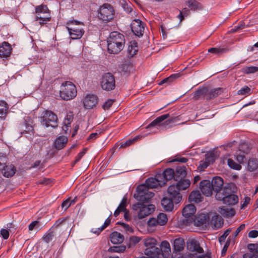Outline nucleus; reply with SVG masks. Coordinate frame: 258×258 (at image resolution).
Listing matches in <instances>:
<instances>
[{"mask_svg":"<svg viewBox=\"0 0 258 258\" xmlns=\"http://www.w3.org/2000/svg\"><path fill=\"white\" fill-rule=\"evenodd\" d=\"M161 176L159 174L155 177L148 178L145 184L139 185L137 188V193L135 194V198L139 201H146L152 199L154 194L149 191V188H155L164 186V181L162 180Z\"/></svg>","mask_w":258,"mask_h":258,"instance_id":"nucleus-1","label":"nucleus"},{"mask_svg":"<svg viewBox=\"0 0 258 258\" xmlns=\"http://www.w3.org/2000/svg\"><path fill=\"white\" fill-rule=\"evenodd\" d=\"M125 38L123 34L114 31L107 38V51L109 53L117 54L123 48Z\"/></svg>","mask_w":258,"mask_h":258,"instance_id":"nucleus-2","label":"nucleus"},{"mask_svg":"<svg viewBox=\"0 0 258 258\" xmlns=\"http://www.w3.org/2000/svg\"><path fill=\"white\" fill-rule=\"evenodd\" d=\"M77 95L76 85L71 81H65L60 86L59 97L64 101H69L74 99Z\"/></svg>","mask_w":258,"mask_h":258,"instance_id":"nucleus-3","label":"nucleus"},{"mask_svg":"<svg viewBox=\"0 0 258 258\" xmlns=\"http://www.w3.org/2000/svg\"><path fill=\"white\" fill-rule=\"evenodd\" d=\"M143 242L146 247L144 253L148 257L141 258H159L160 254L158 253V248L156 247L157 241L156 238L148 237L144 239Z\"/></svg>","mask_w":258,"mask_h":258,"instance_id":"nucleus-4","label":"nucleus"},{"mask_svg":"<svg viewBox=\"0 0 258 258\" xmlns=\"http://www.w3.org/2000/svg\"><path fill=\"white\" fill-rule=\"evenodd\" d=\"M84 24L82 22L76 20L68 22L67 23V28L71 38L73 39H80L84 34Z\"/></svg>","mask_w":258,"mask_h":258,"instance_id":"nucleus-5","label":"nucleus"},{"mask_svg":"<svg viewBox=\"0 0 258 258\" xmlns=\"http://www.w3.org/2000/svg\"><path fill=\"white\" fill-rule=\"evenodd\" d=\"M149 200L141 201L142 203H138L134 205V210L137 212L139 219L144 218L152 214L155 210V206L149 204Z\"/></svg>","mask_w":258,"mask_h":258,"instance_id":"nucleus-6","label":"nucleus"},{"mask_svg":"<svg viewBox=\"0 0 258 258\" xmlns=\"http://www.w3.org/2000/svg\"><path fill=\"white\" fill-rule=\"evenodd\" d=\"M218 201H222L223 203L227 205H235L239 201L238 197L233 194L231 189L228 187H224L223 193H218L216 199Z\"/></svg>","mask_w":258,"mask_h":258,"instance_id":"nucleus-7","label":"nucleus"},{"mask_svg":"<svg viewBox=\"0 0 258 258\" xmlns=\"http://www.w3.org/2000/svg\"><path fill=\"white\" fill-rule=\"evenodd\" d=\"M57 116L51 110H46L43 111L40 117L42 125L49 127H55L57 124Z\"/></svg>","mask_w":258,"mask_h":258,"instance_id":"nucleus-8","label":"nucleus"},{"mask_svg":"<svg viewBox=\"0 0 258 258\" xmlns=\"http://www.w3.org/2000/svg\"><path fill=\"white\" fill-rule=\"evenodd\" d=\"M114 9L110 5L104 4L99 8L98 17L103 21H111L114 18Z\"/></svg>","mask_w":258,"mask_h":258,"instance_id":"nucleus-9","label":"nucleus"},{"mask_svg":"<svg viewBox=\"0 0 258 258\" xmlns=\"http://www.w3.org/2000/svg\"><path fill=\"white\" fill-rule=\"evenodd\" d=\"M100 85L104 90L109 91L113 90L115 87L114 76L109 73L104 74L100 81Z\"/></svg>","mask_w":258,"mask_h":258,"instance_id":"nucleus-10","label":"nucleus"},{"mask_svg":"<svg viewBox=\"0 0 258 258\" xmlns=\"http://www.w3.org/2000/svg\"><path fill=\"white\" fill-rule=\"evenodd\" d=\"M168 221V217L166 214L160 213L157 218H150L147 222L148 226L153 228L158 226H164Z\"/></svg>","mask_w":258,"mask_h":258,"instance_id":"nucleus-11","label":"nucleus"},{"mask_svg":"<svg viewBox=\"0 0 258 258\" xmlns=\"http://www.w3.org/2000/svg\"><path fill=\"white\" fill-rule=\"evenodd\" d=\"M169 114L161 115L153 121L149 125V126H154L157 125L164 126L169 125L171 123H173L176 121V118L174 117L166 120L169 117Z\"/></svg>","mask_w":258,"mask_h":258,"instance_id":"nucleus-12","label":"nucleus"},{"mask_svg":"<svg viewBox=\"0 0 258 258\" xmlns=\"http://www.w3.org/2000/svg\"><path fill=\"white\" fill-rule=\"evenodd\" d=\"M196 208L192 204L185 206L182 210V215L188 221V223H192L195 218Z\"/></svg>","mask_w":258,"mask_h":258,"instance_id":"nucleus-13","label":"nucleus"},{"mask_svg":"<svg viewBox=\"0 0 258 258\" xmlns=\"http://www.w3.org/2000/svg\"><path fill=\"white\" fill-rule=\"evenodd\" d=\"M213 191L215 193V198L216 199L217 195L218 193L222 194L224 181L222 178L219 176H215L213 178L211 182Z\"/></svg>","mask_w":258,"mask_h":258,"instance_id":"nucleus-14","label":"nucleus"},{"mask_svg":"<svg viewBox=\"0 0 258 258\" xmlns=\"http://www.w3.org/2000/svg\"><path fill=\"white\" fill-rule=\"evenodd\" d=\"M179 190L177 184L171 185L168 188V194L171 196V198L173 199L175 204L180 203L182 200V196L179 192Z\"/></svg>","mask_w":258,"mask_h":258,"instance_id":"nucleus-15","label":"nucleus"},{"mask_svg":"<svg viewBox=\"0 0 258 258\" xmlns=\"http://www.w3.org/2000/svg\"><path fill=\"white\" fill-rule=\"evenodd\" d=\"M133 32L138 36H142L144 31V24L139 19L133 20L131 23Z\"/></svg>","mask_w":258,"mask_h":258,"instance_id":"nucleus-16","label":"nucleus"},{"mask_svg":"<svg viewBox=\"0 0 258 258\" xmlns=\"http://www.w3.org/2000/svg\"><path fill=\"white\" fill-rule=\"evenodd\" d=\"M12 47L8 42L4 41L0 44V57L3 59L8 58L12 53Z\"/></svg>","mask_w":258,"mask_h":258,"instance_id":"nucleus-17","label":"nucleus"},{"mask_svg":"<svg viewBox=\"0 0 258 258\" xmlns=\"http://www.w3.org/2000/svg\"><path fill=\"white\" fill-rule=\"evenodd\" d=\"M202 192L206 197H210L213 194V188L211 182L209 180H203L200 184Z\"/></svg>","mask_w":258,"mask_h":258,"instance_id":"nucleus-18","label":"nucleus"},{"mask_svg":"<svg viewBox=\"0 0 258 258\" xmlns=\"http://www.w3.org/2000/svg\"><path fill=\"white\" fill-rule=\"evenodd\" d=\"M188 249L192 252L197 253H202L204 252L203 248L201 246L198 241L195 239H189L187 242Z\"/></svg>","mask_w":258,"mask_h":258,"instance_id":"nucleus-19","label":"nucleus"},{"mask_svg":"<svg viewBox=\"0 0 258 258\" xmlns=\"http://www.w3.org/2000/svg\"><path fill=\"white\" fill-rule=\"evenodd\" d=\"M212 214V213H201L197 217L195 216L192 222H194L195 225L198 226H200L207 223H209Z\"/></svg>","mask_w":258,"mask_h":258,"instance_id":"nucleus-20","label":"nucleus"},{"mask_svg":"<svg viewBox=\"0 0 258 258\" xmlns=\"http://www.w3.org/2000/svg\"><path fill=\"white\" fill-rule=\"evenodd\" d=\"M160 253L158 252L160 255H161L164 258H169L171 256V250L170 244L167 240L162 241L160 245Z\"/></svg>","mask_w":258,"mask_h":258,"instance_id":"nucleus-21","label":"nucleus"},{"mask_svg":"<svg viewBox=\"0 0 258 258\" xmlns=\"http://www.w3.org/2000/svg\"><path fill=\"white\" fill-rule=\"evenodd\" d=\"M84 106L86 109H91L97 104V97L93 95H88L83 99Z\"/></svg>","mask_w":258,"mask_h":258,"instance_id":"nucleus-22","label":"nucleus"},{"mask_svg":"<svg viewBox=\"0 0 258 258\" xmlns=\"http://www.w3.org/2000/svg\"><path fill=\"white\" fill-rule=\"evenodd\" d=\"M211 218V219L209 220V223L211 225L213 228L218 229L222 226L223 220L218 215L212 213Z\"/></svg>","mask_w":258,"mask_h":258,"instance_id":"nucleus-23","label":"nucleus"},{"mask_svg":"<svg viewBox=\"0 0 258 258\" xmlns=\"http://www.w3.org/2000/svg\"><path fill=\"white\" fill-rule=\"evenodd\" d=\"M173 252L178 253L182 251L185 247V242L182 238H175L173 242Z\"/></svg>","mask_w":258,"mask_h":258,"instance_id":"nucleus-24","label":"nucleus"},{"mask_svg":"<svg viewBox=\"0 0 258 258\" xmlns=\"http://www.w3.org/2000/svg\"><path fill=\"white\" fill-rule=\"evenodd\" d=\"M159 175L161 176L162 180L164 181V185L168 180H170L173 178L175 177V172L173 169L171 168L165 169L162 174H159Z\"/></svg>","mask_w":258,"mask_h":258,"instance_id":"nucleus-25","label":"nucleus"},{"mask_svg":"<svg viewBox=\"0 0 258 258\" xmlns=\"http://www.w3.org/2000/svg\"><path fill=\"white\" fill-rule=\"evenodd\" d=\"M174 201L173 199L164 198L161 201L163 208L167 212H171L174 209Z\"/></svg>","mask_w":258,"mask_h":258,"instance_id":"nucleus-26","label":"nucleus"},{"mask_svg":"<svg viewBox=\"0 0 258 258\" xmlns=\"http://www.w3.org/2000/svg\"><path fill=\"white\" fill-rule=\"evenodd\" d=\"M68 141L67 137L64 136H59L54 141V147L57 150H61L65 147Z\"/></svg>","mask_w":258,"mask_h":258,"instance_id":"nucleus-27","label":"nucleus"},{"mask_svg":"<svg viewBox=\"0 0 258 258\" xmlns=\"http://www.w3.org/2000/svg\"><path fill=\"white\" fill-rule=\"evenodd\" d=\"M218 212L221 215L226 218L232 217L235 214V210L232 208L222 207L219 208Z\"/></svg>","mask_w":258,"mask_h":258,"instance_id":"nucleus-28","label":"nucleus"},{"mask_svg":"<svg viewBox=\"0 0 258 258\" xmlns=\"http://www.w3.org/2000/svg\"><path fill=\"white\" fill-rule=\"evenodd\" d=\"M16 169L15 167L12 165L5 166L2 169V173L6 177H11L13 176L16 173Z\"/></svg>","mask_w":258,"mask_h":258,"instance_id":"nucleus-29","label":"nucleus"},{"mask_svg":"<svg viewBox=\"0 0 258 258\" xmlns=\"http://www.w3.org/2000/svg\"><path fill=\"white\" fill-rule=\"evenodd\" d=\"M214 156L212 155L207 156L205 161H201L200 165L198 167L199 171H203L212 163L214 161Z\"/></svg>","mask_w":258,"mask_h":258,"instance_id":"nucleus-30","label":"nucleus"},{"mask_svg":"<svg viewBox=\"0 0 258 258\" xmlns=\"http://www.w3.org/2000/svg\"><path fill=\"white\" fill-rule=\"evenodd\" d=\"M47 13H50V11L46 5H41L36 7L35 16L36 19H42L40 17L41 14H47Z\"/></svg>","mask_w":258,"mask_h":258,"instance_id":"nucleus-31","label":"nucleus"},{"mask_svg":"<svg viewBox=\"0 0 258 258\" xmlns=\"http://www.w3.org/2000/svg\"><path fill=\"white\" fill-rule=\"evenodd\" d=\"M110 239L113 244H119L123 242L124 237L120 233L114 232L110 234Z\"/></svg>","mask_w":258,"mask_h":258,"instance_id":"nucleus-32","label":"nucleus"},{"mask_svg":"<svg viewBox=\"0 0 258 258\" xmlns=\"http://www.w3.org/2000/svg\"><path fill=\"white\" fill-rule=\"evenodd\" d=\"M188 201L190 202L199 203L202 201V197L200 191H192L188 197Z\"/></svg>","mask_w":258,"mask_h":258,"instance_id":"nucleus-33","label":"nucleus"},{"mask_svg":"<svg viewBox=\"0 0 258 258\" xmlns=\"http://www.w3.org/2000/svg\"><path fill=\"white\" fill-rule=\"evenodd\" d=\"M127 206V199L126 198H123L122 201H121L119 205L116 209V210L115 211L114 213V217H116L119 215V214L121 212H124V211H126V207Z\"/></svg>","mask_w":258,"mask_h":258,"instance_id":"nucleus-34","label":"nucleus"},{"mask_svg":"<svg viewBox=\"0 0 258 258\" xmlns=\"http://www.w3.org/2000/svg\"><path fill=\"white\" fill-rule=\"evenodd\" d=\"M127 51L129 55L133 57L138 51V43L135 41H131L128 46Z\"/></svg>","mask_w":258,"mask_h":258,"instance_id":"nucleus-35","label":"nucleus"},{"mask_svg":"<svg viewBox=\"0 0 258 258\" xmlns=\"http://www.w3.org/2000/svg\"><path fill=\"white\" fill-rule=\"evenodd\" d=\"M142 136L141 135H138L133 139H130L124 142H122L120 144V148H124L127 147H128L133 144H134L135 143H136L138 140L142 139Z\"/></svg>","mask_w":258,"mask_h":258,"instance_id":"nucleus-36","label":"nucleus"},{"mask_svg":"<svg viewBox=\"0 0 258 258\" xmlns=\"http://www.w3.org/2000/svg\"><path fill=\"white\" fill-rule=\"evenodd\" d=\"M9 108L8 104L3 100H0V117H4Z\"/></svg>","mask_w":258,"mask_h":258,"instance_id":"nucleus-37","label":"nucleus"},{"mask_svg":"<svg viewBox=\"0 0 258 258\" xmlns=\"http://www.w3.org/2000/svg\"><path fill=\"white\" fill-rule=\"evenodd\" d=\"M40 17L42 19H36V21H39V23L40 25H44L47 24L48 22L50 21L51 17L50 13H47V14H41Z\"/></svg>","mask_w":258,"mask_h":258,"instance_id":"nucleus-38","label":"nucleus"},{"mask_svg":"<svg viewBox=\"0 0 258 258\" xmlns=\"http://www.w3.org/2000/svg\"><path fill=\"white\" fill-rule=\"evenodd\" d=\"M190 184V181L188 179H182L180 180L177 183V185L180 190H185L187 189Z\"/></svg>","mask_w":258,"mask_h":258,"instance_id":"nucleus-39","label":"nucleus"},{"mask_svg":"<svg viewBox=\"0 0 258 258\" xmlns=\"http://www.w3.org/2000/svg\"><path fill=\"white\" fill-rule=\"evenodd\" d=\"M258 167V162L256 160L250 159L248 163V169L250 171L255 170Z\"/></svg>","mask_w":258,"mask_h":258,"instance_id":"nucleus-40","label":"nucleus"},{"mask_svg":"<svg viewBox=\"0 0 258 258\" xmlns=\"http://www.w3.org/2000/svg\"><path fill=\"white\" fill-rule=\"evenodd\" d=\"M142 240V238L137 236H131L129 239L128 244V247H131L135 246Z\"/></svg>","mask_w":258,"mask_h":258,"instance_id":"nucleus-41","label":"nucleus"},{"mask_svg":"<svg viewBox=\"0 0 258 258\" xmlns=\"http://www.w3.org/2000/svg\"><path fill=\"white\" fill-rule=\"evenodd\" d=\"M222 92L221 88L215 89L210 91L207 94V98L209 99H211L216 97L218 94H220Z\"/></svg>","mask_w":258,"mask_h":258,"instance_id":"nucleus-42","label":"nucleus"},{"mask_svg":"<svg viewBox=\"0 0 258 258\" xmlns=\"http://www.w3.org/2000/svg\"><path fill=\"white\" fill-rule=\"evenodd\" d=\"M175 177H184L186 175V167L185 166L178 167L176 169Z\"/></svg>","mask_w":258,"mask_h":258,"instance_id":"nucleus-43","label":"nucleus"},{"mask_svg":"<svg viewBox=\"0 0 258 258\" xmlns=\"http://www.w3.org/2000/svg\"><path fill=\"white\" fill-rule=\"evenodd\" d=\"M258 71V67L250 66L245 67L242 69V72L245 74H251L254 73Z\"/></svg>","mask_w":258,"mask_h":258,"instance_id":"nucleus-44","label":"nucleus"},{"mask_svg":"<svg viewBox=\"0 0 258 258\" xmlns=\"http://www.w3.org/2000/svg\"><path fill=\"white\" fill-rule=\"evenodd\" d=\"M227 163L228 166L232 169L239 170L241 168V166L239 164L236 163L231 159H227Z\"/></svg>","mask_w":258,"mask_h":258,"instance_id":"nucleus-45","label":"nucleus"},{"mask_svg":"<svg viewBox=\"0 0 258 258\" xmlns=\"http://www.w3.org/2000/svg\"><path fill=\"white\" fill-rule=\"evenodd\" d=\"M77 197L74 200L71 201L70 199H68L64 201L62 204L61 207L65 209H67L71 205L74 204L76 201Z\"/></svg>","mask_w":258,"mask_h":258,"instance_id":"nucleus-46","label":"nucleus"},{"mask_svg":"<svg viewBox=\"0 0 258 258\" xmlns=\"http://www.w3.org/2000/svg\"><path fill=\"white\" fill-rule=\"evenodd\" d=\"M188 6L191 10H196L201 8L199 3L195 1H189L188 2Z\"/></svg>","mask_w":258,"mask_h":258,"instance_id":"nucleus-47","label":"nucleus"},{"mask_svg":"<svg viewBox=\"0 0 258 258\" xmlns=\"http://www.w3.org/2000/svg\"><path fill=\"white\" fill-rule=\"evenodd\" d=\"M227 50L224 48H211L208 49V52L215 54H221L225 52Z\"/></svg>","mask_w":258,"mask_h":258,"instance_id":"nucleus-48","label":"nucleus"},{"mask_svg":"<svg viewBox=\"0 0 258 258\" xmlns=\"http://www.w3.org/2000/svg\"><path fill=\"white\" fill-rule=\"evenodd\" d=\"M53 237V232L48 231L43 236V240L46 243H49Z\"/></svg>","mask_w":258,"mask_h":258,"instance_id":"nucleus-49","label":"nucleus"},{"mask_svg":"<svg viewBox=\"0 0 258 258\" xmlns=\"http://www.w3.org/2000/svg\"><path fill=\"white\" fill-rule=\"evenodd\" d=\"M248 250L254 254L258 253V244H249L247 246Z\"/></svg>","mask_w":258,"mask_h":258,"instance_id":"nucleus-50","label":"nucleus"},{"mask_svg":"<svg viewBox=\"0 0 258 258\" xmlns=\"http://www.w3.org/2000/svg\"><path fill=\"white\" fill-rule=\"evenodd\" d=\"M251 199L249 197H245L241 202V209H244L250 203Z\"/></svg>","mask_w":258,"mask_h":258,"instance_id":"nucleus-51","label":"nucleus"},{"mask_svg":"<svg viewBox=\"0 0 258 258\" xmlns=\"http://www.w3.org/2000/svg\"><path fill=\"white\" fill-rule=\"evenodd\" d=\"M114 102V100L109 99L103 104L102 107L104 110H108L112 106V104Z\"/></svg>","mask_w":258,"mask_h":258,"instance_id":"nucleus-52","label":"nucleus"},{"mask_svg":"<svg viewBox=\"0 0 258 258\" xmlns=\"http://www.w3.org/2000/svg\"><path fill=\"white\" fill-rule=\"evenodd\" d=\"M250 89L247 86H244L241 89L238 91L237 94L238 95H243L249 93Z\"/></svg>","mask_w":258,"mask_h":258,"instance_id":"nucleus-53","label":"nucleus"},{"mask_svg":"<svg viewBox=\"0 0 258 258\" xmlns=\"http://www.w3.org/2000/svg\"><path fill=\"white\" fill-rule=\"evenodd\" d=\"M231 232V229H227L224 232V233L222 235H221L219 238V240L220 241V242H222L223 241H224L225 239V238H226V237L229 235V234L230 233V232Z\"/></svg>","mask_w":258,"mask_h":258,"instance_id":"nucleus-54","label":"nucleus"},{"mask_svg":"<svg viewBox=\"0 0 258 258\" xmlns=\"http://www.w3.org/2000/svg\"><path fill=\"white\" fill-rule=\"evenodd\" d=\"M1 234L4 239H8L10 235L8 230L5 229H2L1 230Z\"/></svg>","mask_w":258,"mask_h":258,"instance_id":"nucleus-55","label":"nucleus"},{"mask_svg":"<svg viewBox=\"0 0 258 258\" xmlns=\"http://www.w3.org/2000/svg\"><path fill=\"white\" fill-rule=\"evenodd\" d=\"M71 122L67 120V119H64L63 121V125L62 126V129L66 132L68 130L69 127L71 125Z\"/></svg>","mask_w":258,"mask_h":258,"instance_id":"nucleus-56","label":"nucleus"},{"mask_svg":"<svg viewBox=\"0 0 258 258\" xmlns=\"http://www.w3.org/2000/svg\"><path fill=\"white\" fill-rule=\"evenodd\" d=\"M87 151L86 149H84L83 150L80 152L77 156L76 158V162H78L82 157L86 154Z\"/></svg>","mask_w":258,"mask_h":258,"instance_id":"nucleus-57","label":"nucleus"},{"mask_svg":"<svg viewBox=\"0 0 258 258\" xmlns=\"http://www.w3.org/2000/svg\"><path fill=\"white\" fill-rule=\"evenodd\" d=\"M248 237L251 238H254L258 237V231L257 230H251L248 233Z\"/></svg>","mask_w":258,"mask_h":258,"instance_id":"nucleus-58","label":"nucleus"},{"mask_svg":"<svg viewBox=\"0 0 258 258\" xmlns=\"http://www.w3.org/2000/svg\"><path fill=\"white\" fill-rule=\"evenodd\" d=\"M110 223V220L109 219H107L103 225L100 227V230L99 231H102L105 228H106Z\"/></svg>","mask_w":258,"mask_h":258,"instance_id":"nucleus-59","label":"nucleus"},{"mask_svg":"<svg viewBox=\"0 0 258 258\" xmlns=\"http://www.w3.org/2000/svg\"><path fill=\"white\" fill-rule=\"evenodd\" d=\"M38 223L39 222L37 221H34L31 222L28 226L29 230L32 231L34 229L35 226L38 224Z\"/></svg>","mask_w":258,"mask_h":258,"instance_id":"nucleus-60","label":"nucleus"},{"mask_svg":"<svg viewBox=\"0 0 258 258\" xmlns=\"http://www.w3.org/2000/svg\"><path fill=\"white\" fill-rule=\"evenodd\" d=\"M245 225L244 224H241L236 229V230L235 232V236H236L241 230H242L243 229H244L245 228Z\"/></svg>","mask_w":258,"mask_h":258,"instance_id":"nucleus-61","label":"nucleus"},{"mask_svg":"<svg viewBox=\"0 0 258 258\" xmlns=\"http://www.w3.org/2000/svg\"><path fill=\"white\" fill-rule=\"evenodd\" d=\"M122 225L124 227V228L126 230V231L132 233L133 232V228L130 226L128 224L122 223Z\"/></svg>","mask_w":258,"mask_h":258,"instance_id":"nucleus-62","label":"nucleus"},{"mask_svg":"<svg viewBox=\"0 0 258 258\" xmlns=\"http://www.w3.org/2000/svg\"><path fill=\"white\" fill-rule=\"evenodd\" d=\"M244 158V155L237 154L236 155V160L239 162V164L243 162Z\"/></svg>","mask_w":258,"mask_h":258,"instance_id":"nucleus-63","label":"nucleus"},{"mask_svg":"<svg viewBox=\"0 0 258 258\" xmlns=\"http://www.w3.org/2000/svg\"><path fill=\"white\" fill-rule=\"evenodd\" d=\"M243 258H258V256L254 254H252L251 253H245L243 255Z\"/></svg>","mask_w":258,"mask_h":258,"instance_id":"nucleus-64","label":"nucleus"}]
</instances>
